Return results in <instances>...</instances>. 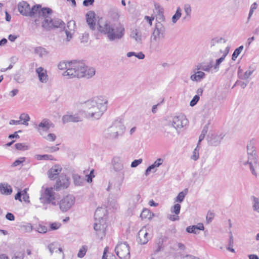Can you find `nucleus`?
I'll return each mask as SVG.
<instances>
[{
	"mask_svg": "<svg viewBox=\"0 0 259 259\" xmlns=\"http://www.w3.org/2000/svg\"><path fill=\"white\" fill-rule=\"evenodd\" d=\"M198 147H199V145L197 144V147L193 151V154L191 156V159H192L193 160H194L195 161L197 160L199 158V157Z\"/></svg>",
	"mask_w": 259,
	"mask_h": 259,
	"instance_id": "obj_51",
	"label": "nucleus"
},
{
	"mask_svg": "<svg viewBox=\"0 0 259 259\" xmlns=\"http://www.w3.org/2000/svg\"><path fill=\"white\" fill-rule=\"evenodd\" d=\"M243 49V46H241L235 50L232 56V60H236L238 56L240 54L241 52L242 51Z\"/></svg>",
	"mask_w": 259,
	"mask_h": 259,
	"instance_id": "obj_40",
	"label": "nucleus"
},
{
	"mask_svg": "<svg viewBox=\"0 0 259 259\" xmlns=\"http://www.w3.org/2000/svg\"><path fill=\"white\" fill-rule=\"evenodd\" d=\"M46 148V151L49 152H54L59 150V148L56 146L47 147Z\"/></svg>",
	"mask_w": 259,
	"mask_h": 259,
	"instance_id": "obj_63",
	"label": "nucleus"
},
{
	"mask_svg": "<svg viewBox=\"0 0 259 259\" xmlns=\"http://www.w3.org/2000/svg\"><path fill=\"white\" fill-rule=\"evenodd\" d=\"M171 127H172L171 125H169V123L168 122L164 125V135L167 138H170L174 136L172 132L169 129Z\"/></svg>",
	"mask_w": 259,
	"mask_h": 259,
	"instance_id": "obj_36",
	"label": "nucleus"
},
{
	"mask_svg": "<svg viewBox=\"0 0 259 259\" xmlns=\"http://www.w3.org/2000/svg\"><path fill=\"white\" fill-rule=\"evenodd\" d=\"M88 250V246L86 245L82 246L79 249L77 253V256L79 258H82L85 255Z\"/></svg>",
	"mask_w": 259,
	"mask_h": 259,
	"instance_id": "obj_45",
	"label": "nucleus"
},
{
	"mask_svg": "<svg viewBox=\"0 0 259 259\" xmlns=\"http://www.w3.org/2000/svg\"><path fill=\"white\" fill-rule=\"evenodd\" d=\"M182 16V10L180 7H178L175 14L171 18L172 22L175 24Z\"/></svg>",
	"mask_w": 259,
	"mask_h": 259,
	"instance_id": "obj_35",
	"label": "nucleus"
},
{
	"mask_svg": "<svg viewBox=\"0 0 259 259\" xmlns=\"http://www.w3.org/2000/svg\"><path fill=\"white\" fill-rule=\"evenodd\" d=\"M204 226L202 223H198L197 225L189 226L186 228V231L189 233H194L195 234L199 233V230H203Z\"/></svg>",
	"mask_w": 259,
	"mask_h": 259,
	"instance_id": "obj_26",
	"label": "nucleus"
},
{
	"mask_svg": "<svg viewBox=\"0 0 259 259\" xmlns=\"http://www.w3.org/2000/svg\"><path fill=\"white\" fill-rule=\"evenodd\" d=\"M44 138L50 141H54L56 139V136L54 134H49L46 137Z\"/></svg>",
	"mask_w": 259,
	"mask_h": 259,
	"instance_id": "obj_58",
	"label": "nucleus"
},
{
	"mask_svg": "<svg viewBox=\"0 0 259 259\" xmlns=\"http://www.w3.org/2000/svg\"><path fill=\"white\" fill-rule=\"evenodd\" d=\"M70 65V62H67L65 61H61L58 65V67L60 70H68V66Z\"/></svg>",
	"mask_w": 259,
	"mask_h": 259,
	"instance_id": "obj_47",
	"label": "nucleus"
},
{
	"mask_svg": "<svg viewBox=\"0 0 259 259\" xmlns=\"http://www.w3.org/2000/svg\"><path fill=\"white\" fill-rule=\"evenodd\" d=\"M253 210L259 213V198L253 197Z\"/></svg>",
	"mask_w": 259,
	"mask_h": 259,
	"instance_id": "obj_50",
	"label": "nucleus"
},
{
	"mask_svg": "<svg viewBox=\"0 0 259 259\" xmlns=\"http://www.w3.org/2000/svg\"><path fill=\"white\" fill-rule=\"evenodd\" d=\"M213 66L210 63L207 65H202V70L206 72H209L211 68Z\"/></svg>",
	"mask_w": 259,
	"mask_h": 259,
	"instance_id": "obj_61",
	"label": "nucleus"
},
{
	"mask_svg": "<svg viewBox=\"0 0 259 259\" xmlns=\"http://www.w3.org/2000/svg\"><path fill=\"white\" fill-rule=\"evenodd\" d=\"M187 194L186 191L181 192L179 193L175 200V202L181 203L183 201L186 195Z\"/></svg>",
	"mask_w": 259,
	"mask_h": 259,
	"instance_id": "obj_41",
	"label": "nucleus"
},
{
	"mask_svg": "<svg viewBox=\"0 0 259 259\" xmlns=\"http://www.w3.org/2000/svg\"><path fill=\"white\" fill-rule=\"evenodd\" d=\"M156 20L157 21V22H161V23H162V22H164L165 21V18H164V16L162 13V12L161 13H160L158 14L157 18H156Z\"/></svg>",
	"mask_w": 259,
	"mask_h": 259,
	"instance_id": "obj_62",
	"label": "nucleus"
},
{
	"mask_svg": "<svg viewBox=\"0 0 259 259\" xmlns=\"http://www.w3.org/2000/svg\"><path fill=\"white\" fill-rule=\"evenodd\" d=\"M35 158L38 160H55L56 159L54 158L53 156L49 154H44V155H40L37 154L35 155Z\"/></svg>",
	"mask_w": 259,
	"mask_h": 259,
	"instance_id": "obj_32",
	"label": "nucleus"
},
{
	"mask_svg": "<svg viewBox=\"0 0 259 259\" xmlns=\"http://www.w3.org/2000/svg\"><path fill=\"white\" fill-rule=\"evenodd\" d=\"M62 167L59 164L54 165L48 171V177L51 180L55 179L62 170Z\"/></svg>",
	"mask_w": 259,
	"mask_h": 259,
	"instance_id": "obj_23",
	"label": "nucleus"
},
{
	"mask_svg": "<svg viewBox=\"0 0 259 259\" xmlns=\"http://www.w3.org/2000/svg\"><path fill=\"white\" fill-rule=\"evenodd\" d=\"M233 244H234L233 236L232 235V232H230L229 243H228V247L227 248V249L228 250H229L232 252H235V250L234 248H233Z\"/></svg>",
	"mask_w": 259,
	"mask_h": 259,
	"instance_id": "obj_38",
	"label": "nucleus"
},
{
	"mask_svg": "<svg viewBox=\"0 0 259 259\" xmlns=\"http://www.w3.org/2000/svg\"><path fill=\"white\" fill-rule=\"evenodd\" d=\"M181 205L179 203H176L170 208V212L176 214H179L181 210Z\"/></svg>",
	"mask_w": 259,
	"mask_h": 259,
	"instance_id": "obj_44",
	"label": "nucleus"
},
{
	"mask_svg": "<svg viewBox=\"0 0 259 259\" xmlns=\"http://www.w3.org/2000/svg\"><path fill=\"white\" fill-rule=\"evenodd\" d=\"M160 40L152 39H150V48L153 52H159L161 50Z\"/></svg>",
	"mask_w": 259,
	"mask_h": 259,
	"instance_id": "obj_27",
	"label": "nucleus"
},
{
	"mask_svg": "<svg viewBox=\"0 0 259 259\" xmlns=\"http://www.w3.org/2000/svg\"><path fill=\"white\" fill-rule=\"evenodd\" d=\"M112 184L110 182H109L108 186L107 188V191H110L111 189H113L114 191L118 193L119 192L120 190V185L115 186V185H114L113 187L112 188Z\"/></svg>",
	"mask_w": 259,
	"mask_h": 259,
	"instance_id": "obj_46",
	"label": "nucleus"
},
{
	"mask_svg": "<svg viewBox=\"0 0 259 259\" xmlns=\"http://www.w3.org/2000/svg\"><path fill=\"white\" fill-rule=\"evenodd\" d=\"M85 71V65L81 62L71 61L68 66V69L63 73L64 76L68 78L83 77Z\"/></svg>",
	"mask_w": 259,
	"mask_h": 259,
	"instance_id": "obj_5",
	"label": "nucleus"
},
{
	"mask_svg": "<svg viewBox=\"0 0 259 259\" xmlns=\"http://www.w3.org/2000/svg\"><path fill=\"white\" fill-rule=\"evenodd\" d=\"M200 97L198 96H195L190 103V105L192 107L194 106L199 100Z\"/></svg>",
	"mask_w": 259,
	"mask_h": 259,
	"instance_id": "obj_57",
	"label": "nucleus"
},
{
	"mask_svg": "<svg viewBox=\"0 0 259 259\" xmlns=\"http://www.w3.org/2000/svg\"><path fill=\"white\" fill-rule=\"evenodd\" d=\"M0 190L2 194L10 195L12 192V190L10 186L8 184H0Z\"/></svg>",
	"mask_w": 259,
	"mask_h": 259,
	"instance_id": "obj_28",
	"label": "nucleus"
},
{
	"mask_svg": "<svg viewBox=\"0 0 259 259\" xmlns=\"http://www.w3.org/2000/svg\"><path fill=\"white\" fill-rule=\"evenodd\" d=\"M52 10L48 8H42L39 12V18L42 20V27L45 29L53 27H62L64 25V22L59 19H52L51 16Z\"/></svg>",
	"mask_w": 259,
	"mask_h": 259,
	"instance_id": "obj_3",
	"label": "nucleus"
},
{
	"mask_svg": "<svg viewBox=\"0 0 259 259\" xmlns=\"http://www.w3.org/2000/svg\"><path fill=\"white\" fill-rule=\"evenodd\" d=\"M25 160V157H20L19 159L16 160L12 164V166L13 167L19 165L20 164L24 162Z\"/></svg>",
	"mask_w": 259,
	"mask_h": 259,
	"instance_id": "obj_54",
	"label": "nucleus"
},
{
	"mask_svg": "<svg viewBox=\"0 0 259 259\" xmlns=\"http://www.w3.org/2000/svg\"><path fill=\"white\" fill-rule=\"evenodd\" d=\"M72 179L73 180L74 184L76 186H81L82 185L84 180L81 178V177L76 174H73L72 175Z\"/></svg>",
	"mask_w": 259,
	"mask_h": 259,
	"instance_id": "obj_31",
	"label": "nucleus"
},
{
	"mask_svg": "<svg viewBox=\"0 0 259 259\" xmlns=\"http://www.w3.org/2000/svg\"><path fill=\"white\" fill-rule=\"evenodd\" d=\"M167 218L172 222L179 221L180 220V217L178 214H168L167 215Z\"/></svg>",
	"mask_w": 259,
	"mask_h": 259,
	"instance_id": "obj_53",
	"label": "nucleus"
},
{
	"mask_svg": "<svg viewBox=\"0 0 259 259\" xmlns=\"http://www.w3.org/2000/svg\"><path fill=\"white\" fill-rule=\"evenodd\" d=\"M192 72L193 73L190 77L192 81L195 82H200L206 76V74L202 71H196V69H193Z\"/></svg>",
	"mask_w": 259,
	"mask_h": 259,
	"instance_id": "obj_21",
	"label": "nucleus"
},
{
	"mask_svg": "<svg viewBox=\"0 0 259 259\" xmlns=\"http://www.w3.org/2000/svg\"><path fill=\"white\" fill-rule=\"evenodd\" d=\"M131 37L135 39V40L138 43H141L142 41L141 35L139 33L137 29H135L132 31Z\"/></svg>",
	"mask_w": 259,
	"mask_h": 259,
	"instance_id": "obj_34",
	"label": "nucleus"
},
{
	"mask_svg": "<svg viewBox=\"0 0 259 259\" xmlns=\"http://www.w3.org/2000/svg\"><path fill=\"white\" fill-rule=\"evenodd\" d=\"M145 227L142 228L138 232V242L142 245H145L149 241L150 238Z\"/></svg>",
	"mask_w": 259,
	"mask_h": 259,
	"instance_id": "obj_19",
	"label": "nucleus"
},
{
	"mask_svg": "<svg viewBox=\"0 0 259 259\" xmlns=\"http://www.w3.org/2000/svg\"><path fill=\"white\" fill-rule=\"evenodd\" d=\"M70 184L69 179L65 175H61L57 180L55 185V189L58 191L61 189L67 188Z\"/></svg>",
	"mask_w": 259,
	"mask_h": 259,
	"instance_id": "obj_16",
	"label": "nucleus"
},
{
	"mask_svg": "<svg viewBox=\"0 0 259 259\" xmlns=\"http://www.w3.org/2000/svg\"><path fill=\"white\" fill-rule=\"evenodd\" d=\"M48 248L51 254H53L54 252H56L58 253V258L60 259L64 258L63 250L58 243L53 242L48 245Z\"/></svg>",
	"mask_w": 259,
	"mask_h": 259,
	"instance_id": "obj_17",
	"label": "nucleus"
},
{
	"mask_svg": "<svg viewBox=\"0 0 259 259\" xmlns=\"http://www.w3.org/2000/svg\"><path fill=\"white\" fill-rule=\"evenodd\" d=\"M96 73L95 69L92 67L88 68L85 66V71L84 72V74L83 75V77H86L87 78H90L92 77L95 75Z\"/></svg>",
	"mask_w": 259,
	"mask_h": 259,
	"instance_id": "obj_30",
	"label": "nucleus"
},
{
	"mask_svg": "<svg viewBox=\"0 0 259 259\" xmlns=\"http://www.w3.org/2000/svg\"><path fill=\"white\" fill-rule=\"evenodd\" d=\"M207 131H208V126L207 125H205L203 127V130L201 132V133L200 136H199V141L198 142V145H199L200 142L204 139L206 134L207 133Z\"/></svg>",
	"mask_w": 259,
	"mask_h": 259,
	"instance_id": "obj_49",
	"label": "nucleus"
},
{
	"mask_svg": "<svg viewBox=\"0 0 259 259\" xmlns=\"http://www.w3.org/2000/svg\"><path fill=\"white\" fill-rule=\"evenodd\" d=\"M107 211L105 207H98L95 212V220L102 221V220H106V215L107 214Z\"/></svg>",
	"mask_w": 259,
	"mask_h": 259,
	"instance_id": "obj_22",
	"label": "nucleus"
},
{
	"mask_svg": "<svg viewBox=\"0 0 259 259\" xmlns=\"http://www.w3.org/2000/svg\"><path fill=\"white\" fill-rule=\"evenodd\" d=\"M99 30L107 34L108 38L110 41L121 39L125 33V29L123 25L118 24L116 25H112L107 22L103 26H99Z\"/></svg>",
	"mask_w": 259,
	"mask_h": 259,
	"instance_id": "obj_2",
	"label": "nucleus"
},
{
	"mask_svg": "<svg viewBox=\"0 0 259 259\" xmlns=\"http://www.w3.org/2000/svg\"><path fill=\"white\" fill-rule=\"evenodd\" d=\"M55 193L52 188H47L43 195L40 198V200L44 204H51L54 206L57 204L55 200Z\"/></svg>",
	"mask_w": 259,
	"mask_h": 259,
	"instance_id": "obj_9",
	"label": "nucleus"
},
{
	"mask_svg": "<svg viewBox=\"0 0 259 259\" xmlns=\"http://www.w3.org/2000/svg\"><path fill=\"white\" fill-rule=\"evenodd\" d=\"M34 125L38 132L43 136L44 133L53 126V123L49 119L45 118L38 124H34Z\"/></svg>",
	"mask_w": 259,
	"mask_h": 259,
	"instance_id": "obj_14",
	"label": "nucleus"
},
{
	"mask_svg": "<svg viewBox=\"0 0 259 259\" xmlns=\"http://www.w3.org/2000/svg\"><path fill=\"white\" fill-rule=\"evenodd\" d=\"M169 125L179 131L188 123V121L184 115H179L174 116L172 121L168 122Z\"/></svg>",
	"mask_w": 259,
	"mask_h": 259,
	"instance_id": "obj_10",
	"label": "nucleus"
},
{
	"mask_svg": "<svg viewBox=\"0 0 259 259\" xmlns=\"http://www.w3.org/2000/svg\"><path fill=\"white\" fill-rule=\"evenodd\" d=\"M20 120L22 121V124L26 125H28V121L30 120V117L28 114L22 113L20 116Z\"/></svg>",
	"mask_w": 259,
	"mask_h": 259,
	"instance_id": "obj_39",
	"label": "nucleus"
},
{
	"mask_svg": "<svg viewBox=\"0 0 259 259\" xmlns=\"http://www.w3.org/2000/svg\"><path fill=\"white\" fill-rule=\"evenodd\" d=\"M107 227L106 220L95 221L94 225V229L96 232L97 235L100 239H102L105 235V230Z\"/></svg>",
	"mask_w": 259,
	"mask_h": 259,
	"instance_id": "obj_13",
	"label": "nucleus"
},
{
	"mask_svg": "<svg viewBox=\"0 0 259 259\" xmlns=\"http://www.w3.org/2000/svg\"><path fill=\"white\" fill-rule=\"evenodd\" d=\"M75 198L72 195H67L61 199L59 202L60 208L61 211L66 212L73 205Z\"/></svg>",
	"mask_w": 259,
	"mask_h": 259,
	"instance_id": "obj_12",
	"label": "nucleus"
},
{
	"mask_svg": "<svg viewBox=\"0 0 259 259\" xmlns=\"http://www.w3.org/2000/svg\"><path fill=\"white\" fill-rule=\"evenodd\" d=\"M95 13L93 11L89 12L87 15V22L89 25L90 28L92 30L95 29Z\"/></svg>",
	"mask_w": 259,
	"mask_h": 259,
	"instance_id": "obj_25",
	"label": "nucleus"
},
{
	"mask_svg": "<svg viewBox=\"0 0 259 259\" xmlns=\"http://www.w3.org/2000/svg\"><path fill=\"white\" fill-rule=\"evenodd\" d=\"M222 42L223 43L226 42L225 39L222 37H215L212 38L210 42V47L212 48L213 47L219 45Z\"/></svg>",
	"mask_w": 259,
	"mask_h": 259,
	"instance_id": "obj_33",
	"label": "nucleus"
},
{
	"mask_svg": "<svg viewBox=\"0 0 259 259\" xmlns=\"http://www.w3.org/2000/svg\"><path fill=\"white\" fill-rule=\"evenodd\" d=\"M165 34V27L164 25L161 22H157L155 25L150 38L160 40L164 38Z\"/></svg>",
	"mask_w": 259,
	"mask_h": 259,
	"instance_id": "obj_11",
	"label": "nucleus"
},
{
	"mask_svg": "<svg viewBox=\"0 0 259 259\" xmlns=\"http://www.w3.org/2000/svg\"><path fill=\"white\" fill-rule=\"evenodd\" d=\"M15 147L17 149L20 150H25L26 149H27V146H26L22 143L16 144Z\"/></svg>",
	"mask_w": 259,
	"mask_h": 259,
	"instance_id": "obj_59",
	"label": "nucleus"
},
{
	"mask_svg": "<svg viewBox=\"0 0 259 259\" xmlns=\"http://www.w3.org/2000/svg\"><path fill=\"white\" fill-rule=\"evenodd\" d=\"M34 53L40 57H43L48 55V52L44 48L38 47L35 48Z\"/></svg>",
	"mask_w": 259,
	"mask_h": 259,
	"instance_id": "obj_29",
	"label": "nucleus"
},
{
	"mask_svg": "<svg viewBox=\"0 0 259 259\" xmlns=\"http://www.w3.org/2000/svg\"><path fill=\"white\" fill-rule=\"evenodd\" d=\"M38 75L39 80L42 83H47L49 80L47 70L42 67H39L35 70Z\"/></svg>",
	"mask_w": 259,
	"mask_h": 259,
	"instance_id": "obj_20",
	"label": "nucleus"
},
{
	"mask_svg": "<svg viewBox=\"0 0 259 259\" xmlns=\"http://www.w3.org/2000/svg\"><path fill=\"white\" fill-rule=\"evenodd\" d=\"M108 250H109V247H106L105 248H104V253H103V257H102V259H116L115 256L114 255H112L110 256V258H107V255H106V254L108 252Z\"/></svg>",
	"mask_w": 259,
	"mask_h": 259,
	"instance_id": "obj_55",
	"label": "nucleus"
},
{
	"mask_svg": "<svg viewBox=\"0 0 259 259\" xmlns=\"http://www.w3.org/2000/svg\"><path fill=\"white\" fill-rule=\"evenodd\" d=\"M143 160L142 159L140 158V159H136V160H134L132 163H131V166L132 167H137L138 165H139L140 164H141Z\"/></svg>",
	"mask_w": 259,
	"mask_h": 259,
	"instance_id": "obj_60",
	"label": "nucleus"
},
{
	"mask_svg": "<svg viewBox=\"0 0 259 259\" xmlns=\"http://www.w3.org/2000/svg\"><path fill=\"white\" fill-rule=\"evenodd\" d=\"M225 135L223 133L212 134L208 137V141L210 145L213 146L219 145Z\"/></svg>",
	"mask_w": 259,
	"mask_h": 259,
	"instance_id": "obj_18",
	"label": "nucleus"
},
{
	"mask_svg": "<svg viewBox=\"0 0 259 259\" xmlns=\"http://www.w3.org/2000/svg\"><path fill=\"white\" fill-rule=\"evenodd\" d=\"M253 70H247L243 74H241L240 71L238 72L239 77L242 79H247L252 74Z\"/></svg>",
	"mask_w": 259,
	"mask_h": 259,
	"instance_id": "obj_37",
	"label": "nucleus"
},
{
	"mask_svg": "<svg viewBox=\"0 0 259 259\" xmlns=\"http://www.w3.org/2000/svg\"><path fill=\"white\" fill-rule=\"evenodd\" d=\"M184 11L186 14V16L184 17V19H187L188 17H190L191 14V8L190 5L186 4L184 7Z\"/></svg>",
	"mask_w": 259,
	"mask_h": 259,
	"instance_id": "obj_48",
	"label": "nucleus"
},
{
	"mask_svg": "<svg viewBox=\"0 0 259 259\" xmlns=\"http://www.w3.org/2000/svg\"><path fill=\"white\" fill-rule=\"evenodd\" d=\"M225 58V55H223L221 57L216 60L215 63L212 65L214 70L216 71H218L219 70L220 64L224 60Z\"/></svg>",
	"mask_w": 259,
	"mask_h": 259,
	"instance_id": "obj_43",
	"label": "nucleus"
},
{
	"mask_svg": "<svg viewBox=\"0 0 259 259\" xmlns=\"http://www.w3.org/2000/svg\"><path fill=\"white\" fill-rule=\"evenodd\" d=\"M40 5L34 6L31 9L29 5L25 1L20 2L18 5V10L23 16L34 17L36 14L39 16V12L41 10Z\"/></svg>",
	"mask_w": 259,
	"mask_h": 259,
	"instance_id": "obj_6",
	"label": "nucleus"
},
{
	"mask_svg": "<svg viewBox=\"0 0 259 259\" xmlns=\"http://www.w3.org/2000/svg\"><path fill=\"white\" fill-rule=\"evenodd\" d=\"M151 215V213L148 209H144L141 213V217L142 218H150Z\"/></svg>",
	"mask_w": 259,
	"mask_h": 259,
	"instance_id": "obj_52",
	"label": "nucleus"
},
{
	"mask_svg": "<svg viewBox=\"0 0 259 259\" xmlns=\"http://www.w3.org/2000/svg\"><path fill=\"white\" fill-rule=\"evenodd\" d=\"M62 121L64 123L69 122H78L81 121V118L78 114L64 115L62 117Z\"/></svg>",
	"mask_w": 259,
	"mask_h": 259,
	"instance_id": "obj_24",
	"label": "nucleus"
},
{
	"mask_svg": "<svg viewBox=\"0 0 259 259\" xmlns=\"http://www.w3.org/2000/svg\"><path fill=\"white\" fill-rule=\"evenodd\" d=\"M163 161V159L161 158H158L153 163V165L154 166V167H155V168L158 167L162 164Z\"/></svg>",
	"mask_w": 259,
	"mask_h": 259,
	"instance_id": "obj_64",
	"label": "nucleus"
},
{
	"mask_svg": "<svg viewBox=\"0 0 259 259\" xmlns=\"http://www.w3.org/2000/svg\"><path fill=\"white\" fill-rule=\"evenodd\" d=\"M256 141L252 139L249 141L247 146L248 160L243 163L244 165L248 164L249 168L252 175L257 176L255 169L259 167V164L257 160L256 152L255 148Z\"/></svg>",
	"mask_w": 259,
	"mask_h": 259,
	"instance_id": "obj_4",
	"label": "nucleus"
},
{
	"mask_svg": "<svg viewBox=\"0 0 259 259\" xmlns=\"http://www.w3.org/2000/svg\"><path fill=\"white\" fill-rule=\"evenodd\" d=\"M115 251L121 259L130 258V247L126 242L118 243L115 248Z\"/></svg>",
	"mask_w": 259,
	"mask_h": 259,
	"instance_id": "obj_8",
	"label": "nucleus"
},
{
	"mask_svg": "<svg viewBox=\"0 0 259 259\" xmlns=\"http://www.w3.org/2000/svg\"><path fill=\"white\" fill-rule=\"evenodd\" d=\"M94 170L92 169L90 171L89 175H86L87 182H88V183L92 182V179H93V178L95 177V175L94 174Z\"/></svg>",
	"mask_w": 259,
	"mask_h": 259,
	"instance_id": "obj_56",
	"label": "nucleus"
},
{
	"mask_svg": "<svg viewBox=\"0 0 259 259\" xmlns=\"http://www.w3.org/2000/svg\"><path fill=\"white\" fill-rule=\"evenodd\" d=\"M14 79L19 83H22L25 81V77L20 72H18L14 75Z\"/></svg>",
	"mask_w": 259,
	"mask_h": 259,
	"instance_id": "obj_42",
	"label": "nucleus"
},
{
	"mask_svg": "<svg viewBox=\"0 0 259 259\" xmlns=\"http://www.w3.org/2000/svg\"><path fill=\"white\" fill-rule=\"evenodd\" d=\"M114 170L117 172H121L122 180L124 178V164L122 159L117 156L114 157L112 161Z\"/></svg>",
	"mask_w": 259,
	"mask_h": 259,
	"instance_id": "obj_15",
	"label": "nucleus"
},
{
	"mask_svg": "<svg viewBox=\"0 0 259 259\" xmlns=\"http://www.w3.org/2000/svg\"><path fill=\"white\" fill-rule=\"evenodd\" d=\"M125 127L121 120L115 121L107 130V137L116 139L124 132Z\"/></svg>",
	"mask_w": 259,
	"mask_h": 259,
	"instance_id": "obj_7",
	"label": "nucleus"
},
{
	"mask_svg": "<svg viewBox=\"0 0 259 259\" xmlns=\"http://www.w3.org/2000/svg\"><path fill=\"white\" fill-rule=\"evenodd\" d=\"M107 99L102 96L96 97L85 102L82 107L87 118L99 119L107 108Z\"/></svg>",
	"mask_w": 259,
	"mask_h": 259,
	"instance_id": "obj_1",
	"label": "nucleus"
}]
</instances>
